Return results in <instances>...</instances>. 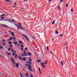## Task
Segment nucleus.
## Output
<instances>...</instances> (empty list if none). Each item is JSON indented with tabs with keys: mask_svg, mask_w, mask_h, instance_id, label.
<instances>
[{
	"mask_svg": "<svg viewBox=\"0 0 77 77\" xmlns=\"http://www.w3.org/2000/svg\"><path fill=\"white\" fill-rule=\"evenodd\" d=\"M47 63H48V61H47V60H46L45 62V63H41V65L42 66V68H45L46 66L44 64H47Z\"/></svg>",
	"mask_w": 77,
	"mask_h": 77,
	"instance_id": "1",
	"label": "nucleus"
},
{
	"mask_svg": "<svg viewBox=\"0 0 77 77\" xmlns=\"http://www.w3.org/2000/svg\"><path fill=\"white\" fill-rule=\"evenodd\" d=\"M1 27H6V28H9V27L7 25H6L5 24H1Z\"/></svg>",
	"mask_w": 77,
	"mask_h": 77,
	"instance_id": "2",
	"label": "nucleus"
},
{
	"mask_svg": "<svg viewBox=\"0 0 77 77\" xmlns=\"http://www.w3.org/2000/svg\"><path fill=\"white\" fill-rule=\"evenodd\" d=\"M22 36L24 37L25 38H26V39L28 41H29V38L26 35L23 34Z\"/></svg>",
	"mask_w": 77,
	"mask_h": 77,
	"instance_id": "3",
	"label": "nucleus"
},
{
	"mask_svg": "<svg viewBox=\"0 0 77 77\" xmlns=\"http://www.w3.org/2000/svg\"><path fill=\"white\" fill-rule=\"evenodd\" d=\"M28 66L29 67H28L29 69V70L30 72H32V69H31V68H32V66L29 64H28Z\"/></svg>",
	"mask_w": 77,
	"mask_h": 77,
	"instance_id": "4",
	"label": "nucleus"
},
{
	"mask_svg": "<svg viewBox=\"0 0 77 77\" xmlns=\"http://www.w3.org/2000/svg\"><path fill=\"white\" fill-rule=\"evenodd\" d=\"M11 59L12 62H13V63H14V65H15V61H14V59H13L12 58H11Z\"/></svg>",
	"mask_w": 77,
	"mask_h": 77,
	"instance_id": "5",
	"label": "nucleus"
},
{
	"mask_svg": "<svg viewBox=\"0 0 77 77\" xmlns=\"http://www.w3.org/2000/svg\"><path fill=\"white\" fill-rule=\"evenodd\" d=\"M16 66L17 68H19V63H17V64H16Z\"/></svg>",
	"mask_w": 77,
	"mask_h": 77,
	"instance_id": "6",
	"label": "nucleus"
},
{
	"mask_svg": "<svg viewBox=\"0 0 77 77\" xmlns=\"http://www.w3.org/2000/svg\"><path fill=\"white\" fill-rule=\"evenodd\" d=\"M9 33H11V35H12V36H15V35L14 34V33L11 32V31H9Z\"/></svg>",
	"mask_w": 77,
	"mask_h": 77,
	"instance_id": "7",
	"label": "nucleus"
},
{
	"mask_svg": "<svg viewBox=\"0 0 77 77\" xmlns=\"http://www.w3.org/2000/svg\"><path fill=\"white\" fill-rule=\"evenodd\" d=\"M18 28H19V29H21L22 30H24V28L18 26Z\"/></svg>",
	"mask_w": 77,
	"mask_h": 77,
	"instance_id": "8",
	"label": "nucleus"
},
{
	"mask_svg": "<svg viewBox=\"0 0 77 77\" xmlns=\"http://www.w3.org/2000/svg\"><path fill=\"white\" fill-rule=\"evenodd\" d=\"M20 55H21V56H26L27 55H24L23 54H21Z\"/></svg>",
	"mask_w": 77,
	"mask_h": 77,
	"instance_id": "9",
	"label": "nucleus"
},
{
	"mask_svg": "<svg viewBox=\"0 0 77 77\" xmlns=\"http://www.w3.org/2000/svg\"><path fill=\"white\" fill-rule=\"evenodd\" d=\"M38 70L40 74H41V69L39 67L38 68Z\"/></svg>",
	"mask_w": 77,
	"mask_h": 77,
	"instance_id": "10",
	"label": "nucleus"
},
{
	"mask_svg": "<svg viewBox=\"0 0 77 77\" xmlns=\"http://www.w3.org/2000/svg\"><path fill=\"white\" fill-rule=\"evenodd\" d=\"M18 57L20 60H22V58L20 56H19Z\"/></svg>",
	"mask_w": 77,
	"mask_h": 77,
	"instance_id": "11",
	"label": "nucleus"
},
{
	"mask_svg": "<svg viewBox=\"0 0 77 77\" xmlns=\"http://www.w3.org/2000/svg\"><path fill=\"white\" fill-rule=\"evenodd\" d=\"M17 57H18V55H17V54H15V59H16L17 58Z\"/></svg>",
	"mask_w": 77,
	"mask_h": 77,
	"instance_id": "12",
	"label": "nucleus"
},
{
	"mask_svg": "<svg viewBox=\"0 0 77 77\" xmlns=\"http://www.w3.org/2000/svg\"><path fill=\"white\" fill-rule=\"evenodd\" d=\"M41 61L40 60H37V62H38V63L41 62Z\"/></svg>",
	"mask_w": 77,
	"mask_h": 77,
	"instance_id": "13",
	"label": "nucleus"
},
{
	"mask_svg": "<svg viewBox=\"0 0 77 77\" xmlns=\"http://www.w3.org/2000/svg\"><path fill=\"white\" fill-rule=\"evenodd\" d=\"M25 74H26V77H29V75H28V74H27V73H25Z\"/></svg>",
	"mask_w": 77,
	"mask_h": 77,
	"instance_id": "14",
	"label": "nucleus"
},
{
	"mask_svg": "<svg viewBox=\"0 0 77 77\" xmlns=\"http://www.w3.org/2000/svg\"><path fill=\"white\" fill-rule=\"evenodd\" d=\"M14 44H15V45H17V42H14Z\"/></svg>",
	"mask_w": 77,
	"mask_h": 77,
	"instance_id": "15",
	"label": "nucleus"
},
{
	"mask_svg": "<svg viewBox=\"0 0 77 77\" xmlns=\"http://www.w3.org/2000/svg\"><path fill=\"white\" fill-rule=\"evenodd\" d=\"M5 14H2V15H1L0 16V17H3V16H4V17H5Z\"/></svg>",
	"mask_w": 77,
	"mask_h": 77,
	"instance_id": "16",
	"label": "nucleus"
},
{
	"mask_svg": "<svg viewBox=\"0 0 77 77\" xmlns=\"http://www.w3.org/2000/svg\"><path fill=\"white\" fill-rule=\"evenodd\" d=\"M0 74H2V75H4V76H5V77H8L6 76L5 75L2 73L1 72H0Z\"/></svg>",
	"mask_w": 77,
	"mask_h": 77,
	"instance_id": "17",
	"label": "nucleus"
},
{
	"mask_svg": "<svg viewBox=\"0 0 77 77\" xmlns=\"http://www.w3.org/2000/svg\"><path fill=\"white\" fill-rule=\"evenodd\" d=\"M55 33L56 34H58L59 33V32L57 31V30L55 31Z\"/></svg>",
	"mask_w": 77,
	"mask_h": 77,
	"instance_id": "18",
	"label": "nucleus"
},
{
	"mask_svg": "<svg viewBox=\"0 0 77 77\" xmlns=\"http://www.w3.org/2000/svg\"><path fill=\"white\" fill-rule=\"evenodd\" d=\"M23 60H24V61H26V58H22Z\"/></svg>",
	"mask_w": 77,
	"mask_h": 77,
	"instance_id": "19",
	"label": "nucleus"
},
{
	"mask_svg": "<svg viewBox=\"0 0 77 77\" xmlns=\"http://www.w3.org/2000/svg\"><path fill=\"white\" fill-rule=\"evenodd\" d=\"M15 25L16 26V27H20L19 26V25H17V24H15Z\"/></svg>",
	"mask_w": 77,
	"mask_h": 77,
	"instance_id": "20",
	"label": "nucleus"
},
{
	"mask_svg": "<svg viewBox=\"0 0 77 77\" xmlns=\"http://www.w3.org/2000/svg\"><path fill=\"white\" fill-rule=\"evenodd\" d=\"M28 54L29 56H31V55H32V54L30 52H28Z\"/></svg>",
	"mask_w": 77,
	"mask_h": 77,
	"instance_id": "21",
	"label": "nucleus"
},
{
	"mask_svg": "<svg viewBox=\"0 0 77 77\" xmlns=\"http://www.w3.org/2000/svg\"><path fill=\"white\" fill-rule=\"evenodd\" d=\"M7 55H9V56H11V53H9L7 54Z\"/></svg>",
	"mask_w": 77,
	"mask_h": 77,
	"instance_id": "22",
	"label": "nucleus"
},
{
	"mask_svg": "<svg viewBox=\"0 0 77 77\" xmlns=\"http://www.w3.org/2000/svg\"><path fill=\"white\" fill-rule=\"evenodd\" d=\"M38 25H39L40 26H42V24H41V23H38Z\"/></svg>",
	"mask_w": 77,
	"mask_h": 77,
	"instance_id": "23",
	"label": "nucleus"
},
{
	"mask_svg": "<svg viewBox=\"0 0 77 77\" xmlns=\"http://www.w3.org/2000/svg\"><path fill=\"white\" fill-rule=\"evenodd\" d=\"M61 63L62 66H63V62L62 61H61Z\"/></svg>",
	"mask_w": 77,
	"mask_h": 77,
	"instance_id": "24",
	"label": "nucleus"
},
{
	"mask_svg": "<svg viewBox=\"0 0 77 77\" xmlns=\"http://www.w3.org/2000/svg\"><path fill=\"white\" fill-rule=\"evenodd\" d=\"M29 63H30V64L31 65H32V62H31V61H29Z\"/></svg>",
	"mask_w": 77,
	"mask_h": 77,
	"instance_id": "25",
	"label": "nucleus"
},
{
	"mask_svg": "<svg viewBox=\"0 0 77 77\" xmlns=\"http://www.w3.org/2000/svg\"><path fill=\"white\" fill-rule=\"evenodd\" d=\"M10 39H11V40H12V39H13V38H12V37H10Z\"/></svg>",
	"mask_w": 77,
	"mask_h": 77,
	"instance_id": "26",
	"label": "nucleus"
},
{
	"mask_svg": "<svg viewBox=\"0 0 77 77\" xmlns=\"http://www.w3.org/2000/svg\"><path fill=\"white\" fill-rule=\"evenodd\" d=\"M54 24V20L52 23V24L53 25V24Z\"/></svg>",
	"mask_w": 77,
	"mask_h": 77,
	"instance_id": "27",
	"label": "nucleus"
},
{
	"mask_svg": "<svg viewBox=\"0 0 77 77\" xmlns=\"http://www.w3.org/2000/svg\"><path fill=\"white\" fill-rule=\"evenodd\" d=\"M8 3L9 4H11V3H12V2H11V1H9Z\"/></svg>",
	"mask_w": 77,
	"mask_h": 77,
	"instance_id": "28",
	"label": "nucleus"
},
{
	"mask_svg": "<svg viewBox=\"0 0 77 77\" xmlns=\"http://www.w3.org/2000/svg\"><path fill=\"white\" fill-rule=\"evenodd\" d=\"M3 48L2 47V46H0V49H3Z\"/></svg>",
	"mask_w": 77,
	"mask_h": 77,
	"instance_id": "29",
	"label": "nucleus"
},
{
	"mask_svg": "<svg viewBox=\"0 0 77 77\" xmlns=\"http://www.w3.org/2000/svg\"><path fill=\"white\" fill-rule=\"evenodd\" d=\"M59 36H61V37H62L63 36V34H60L59 35Z\"/></svg>",
	"mask_w": 77,
	"mask_h": 77,
	"instance_id": "30",
	"label": "nucleus"
},
{
	"mask_svg": "<svg viewBox=\"0 0 77 77\" xmlns=\"http://www.w3.org/2000/svg\"><path fill=\"white\" fill-rule=\"evenodd\" d=\"M11 51V52L12 53H13L14 52V49H12Z\"/></svg>",
	"mask_w": 77,
	"mask_h": 77,
	"instance_id": "31",
	"label": "nucleus"
},
{
	"mask_svg": "<svg viewBox=\"0 0 77 77\" xmlns=\"http://www.w3.org/2000/svg\"><path fill=\"white\" fill-rule=\"evenodd\" d=\"M13 38H14V41H15V40L16 39V38L14 36Z\"/></svg>",
	"mask_w": 77,
	"mask_h": 77,
	"instance_id": "32",
	"label": "nucleus"
},
{
	"mask_svg": "<svg viewBox=\"0 0 77 77\" xmlns=\"http://www.w3.org/2000/svg\"><path fill=\"white\" fill-rule=\"evenodd\" d=\"M8 43H9V44H12V43L11 42H9Z\"/></svg>",
	"mask_w": 77,
	"mask_h": 77,
	"instance_id": "33",
	"label": "nucleus"
},
{
	"mask_svg": "<svg viewBox=\"0 0 77 77\" xmlns=\"http://www.w3.org/2000/svg\"><path fill=\"white\" fill-rule=\"evenodd\" d=\"M58 10L59 11L60 10V6H58Z\"/></svg>",
	"mask_w": 77,
	"mask_h": 77,
	"instance_id": "34",
	"label": "nucleus"
},
{
	"mask_svg": "<svg viewBox=\"0 0 77 77\" xmlns=\"http://www.w3.org/2000/svg\"><path fill=\"white\" fill-rule=\"evenodd\" d=\"M63 0H61L60 1V3H62V2H63Z\"/></svg>",
	"mask_w": 77,
	"mask_h": 77,
	"instance_id": "35",
	"label": "nucleus"
},
{
	"mask_svg": "<svg viewBox=\"0 0 77 77\" xmlns=\"http://www.w3.org/2000/svg\"><path fill=\"white\" fill-rule=\"evenodd\" d=\"M9 46L11 47H13V46H12V45H9Z\"/></svg>",
	"mask_w": 77,
	"mask_h": 77,
	"instance_id": "36",
	"label": "nucleus"
},
{
	"mask_svg": "<svg viewBox=\"0 0 77 77\" xmlns=\"http://www.w3.org/2000/svg\"><path fill=\"white\" fill-rule=\"evenodd\" d=\"M71 12H73V8H72L71 9Z\"/></svg>",
	"mask_w": 77,
	"mask_h": 77,
	"instance_id": "37",
	"label": "nucleus"
},
{
	"mask_svg": "<svg viewBox=\"0 0 77 77\" xmlns=\"http://www.w3.org/2000/svg\"><path fill=\"white\" fill-rule=\"evenodd\" d=\"M29 61H32V59H29Z\"/></svg>",
	"mask_w": 77,
	"mask_h": 77,
	"instance_id": "38",
	"label": "nucleus"
},
{
	"mask_svg": "<svg viewBox=\"0 0 77 77\" xmlns=\"http://www.w3.org/2000/svg\"><path fill=\"white\" fill-rule=\"evenodd\" d=\"M68 4L67 3L66 4V8H67V7H68Z\"/></svg>",
	"mask_w": 77,
	"mask_h": 77,
	"instance_id": "39",
	"label": "nucleus"
},
{
	"mask_svg": "<svg viewBox=\"0 0 77 77\" xmlns=\"http://www.w3.org/2000/svg\"><path fill=\"white\" fill-rule=\"evenodd\" d=\"M21 50H23V47L21 48Z\"/></svg>",
	"mask_w": 77,
	"mask_h": 77,
	"instance_id": "40",
	"label": "nucleus"
},
{
	"mask_svg": "<svg viewBox=\"0 0 77 77\" xmlns=\"http://www.w3.org/2000/svg\"><path fill=\"white\" fill-rule=\"evenodd\" d=\"M23 53H24V54H26V51H23Z\"/></svg>",
	"mask_w": 77,
	"mask_h": 77,
	"instance_id": "41",
	"label": "nucleus"
},
{
	"mask_svg": "<svg viewBox=\"0 0 77 77\" xmlns=\"http://www.w3.org/2000/svg\"><path fill=\"white\" fill-rule=\"evenodd\" d=\"M15 53H14L13 54V56H14L15 55Z\"/></svg>",
	"mask_w": 77,
	"mask_h": 77,
	"instance_id": "42",
	"label": "nucleus"
},
{
	"mask_svg": "<svg viewBox=\"0 0 77 77\" xmlns=\"http://www.w3.org/2000/svg\"><path fill=\"white\" fill-rule=\"evenodd\" d=\"M19 43H20V44L22 43V42L21 41H20Z\"/></svg>",
	"mask_w": 77,
	"mask_h": 77,
	"instance_id": "43",
	"label": "nucleus"
},
{
	"mask_svg": "<svg viewBox=\"0 0 77 77\" xmlns=\"http://www.w3.org/2000/svg\"><path fill=\"white\" fill-rule=\"evenodd\" d=\"M18 24H19V25H20V26H22V25H21V24L20 23H18Z\"/></svg>",
	"mask_w": 77,
	"mask_h": 77,
	"instance_id": "44",
	"label": "nucleus"
},
{
	"mask_svg": "<svg viewBox=\"0 0 77 77\" xmlns=\"http://www.w3.org/2000/svg\"><path fill=\"white\" fill-rule=\"evenodd\" d=\"M4 18H4V17H2L1 18V19H4Z\"/></svg>",
	"mask_w": 77,
	"mask_h": 77,
	"instance_id": "45",
	"label": "nucleus"
},
{
	"mask_svg": "<svg viewBox=\"0 0 77 77\" xmlns=\"http://www.w3.org/2000/svg\"><path fill=\"white\" fill-rule=\"evenodd\" d=\"M6 54H7L8 55V51H7L5 52Z\"/></svg>",
	"mask_w": 77,
	"mask_h": 77,
	"instance_id": "46",
	"label": "nucleus"
},
{
	"mask_svg": "<svg viewBox=\"0 0 77 77\" xmlns=\"http://www.w3.org/2000/svg\"><path fill=\"white\" fill-rule=\"evenodd\" d=\"M21 46L22 47H24V45H21Z\"/></svg>",
	"mask_w": 77,
	"mask_h": 77,
	"instance_id": "47",
	"label": "nucleus"
},
{
	"mask_svg": "<svg viewBox=\"0 0 77 77\" xmlns=\"http://www.w3.org/2000/svg\"><path fill=\"white\" fill-rule=\"evenodd\" d=\"M28 50V48H25V50L26 51V50Z\"/></svg>",
	"mask_w": 77,
	"mask_h": 77,
	"instance_id": "48",
	"label": "nucleus"
},
{
	"mask_svg": "<svg viewBox=\"0 0 77 77\" xmlns=\"http://www.w3.org/2000/svg\"><path fill=\"white\" fill-rule=\"evenodd\" d=\"M3 45H6V44L5 43H3Z\"/></svg>",
	"mask_w": 77,
	"mask_h": 77,
	"instance_id": "49",
	"label": "nucleus"
},
{
	"mask_svg": "<svg viewBox=\"0 0 77 77\" xmlns=\"http://www.w3.org/2000/svg\"><path fill=\"white\" fill-rule=\"evenodd\" d=\"M47 50L48 51V47H47Z\"/></svg>",
	"mask_w": 77,
	"mask_h": 77,
	"instance_id": "50",
	"label": "nucleus"
},
{
	"mask_svg": "<svg viewBox=\"0 0 77 77\" xmlns=\"http://www.w3.org/2000/svg\"><path fill=\"white\" fill-rule=\"evenodd\" d=\"M6 2H9L10 1V0H6Z\"/></svg>",
	"mask_w": 77,
	"mask_h": 77,
	"instance_id": "51",
	"label": "nucleus"
},
{
	"mask_svg": "<svg viewBox=\"0 0 77 77\" xmlns=\"http://www.w3.org/2000/svg\"><path fill=\"white\" fill-rule=\"evenodd\" d=\"M30 76H31V77H33V75H32L31 74H30Z\"/></svg>",
	"mask_w": 77,
	"mask_h": 77,
	"instance_id": "52",
	"label": "nucleus"
},
{
	"mask_svg": "<svg viewBox=\"0 0 77 77\" xmlns=\"http://www.w3.org/2000/svg\"><path fill=\"white\" fill-rule=\"evenodd\" d=\"M19 74H20V76L22 75H21V73H20V72L19 73Z\"/></svg>",
	"mask_w": 77,
	"mask_h": 77,
	"instance_id": "53",
	"label": "nucleus"
},
{
	"mask_svg": "<svg viewBox=\"0 0 77 77\" xmlns=\"http://www.w3.org/2000/svg\"><path fill=\"white\" fill-rule=\"evenodd\" d=\"M8 50L9 51H11V49L10 48H8Z\"/></svg>",
	"mask_w": 77,
	"mask_h": 77,
	"instance_id": "54",
	"label": "nucleus"
},
{
	"mask_svg": "<svg viewBox=\"0 0 77 77\" xmlns=\"http://www.w3.org/2000/svg\"><path fill=\"white\" fill-rule=\"evenodd\" d=\"M12 21H13V22H15V21H14L13 20H12Z\"/></svg>",
	"mask_w": 77,
	"mask_h": 77,
	"instance_id": "55",
	"label": "nucleus"
},
{
	"mask_svg": "<svg viewBox=\"0 0 77 77\" xmlns=\"http://www.w3.org/2000/svg\"><path fill=\"white\" fill-rule=\"evenodd\" d=\"M11 40V39H8L7 41H10Z\"/></svg>",
	"mask_w": 77,
	"mask_h": 77,
	"instance_id": "56",
	"label": "nucleus"
},
{
	"mask_svg": "<svg viewBox=\"0 0 77 77\" xmlns=\"http://www.w3.org/2000/svg\"><path fill=\"white\" fill-rule=\"evenodd\" d=\"M15 6H17V5H14L13 6V7L14 8L15 7Z\"/></svg>",
	"mask_w": 77,
	"mask_h": 77,
	"instance_id": "57",
	"label": "nucleus"
},
{
	"mask_svg": "<svg viewBox=\"0 0 77 77\" xmlns=\"http://www.w3.org/2000/svg\"><path fill=\"white\" fill-rule=\"evenodd\" d=\"M26 66H28V64H26Z\"/></svg>",
	"mask_w": 77,
	"mask_h": 77,
	"instance_id": "58",
	"label": "nucleus"
},
{
	"mask_svg": "<svg viewBox=\"0 0 77 77\" xmlns=\"http://www.w3.org/2000/svg\"><path fill=\"white\" fill-rule=\"evenodd\" d=\"M66 49L67 50H68V46H66Z\"/></svg>",
	"mask_w": 77,
	"mask_h": 77,
	"instance_id": "59",
	"label": "nucleus"
},
{
	"mask_svg": "<svg viewBox=\"0 0 77 77\" xmlns=\"http://www.w3.org/2000/svg\"><path fill=\"white\" fill-rule=\"evenodd\" d=\"M32 38H33V39H35V37H32Z\"/></svg>",
	"mask_w": 77,
	"mask_h": 77,
	"instance_id": "60",
	"label": "nucleus"
},
{
	"mask_svg": "<svg viewBox=\"0 0 77 77\" xmlns=\"http://www.w3.org/2000/svg\"><path fill=\"white\" fill-rule=\"evenodd\" d=\"M17 3H14V5H17Z\"/></svg>",
	"mask_w": 77,
	"mask_h": 77,
	"instance_id": "61",
	"label": "nucleus"
},
{
	"mask_svg": "<svg viewBox=\"0 0 77 77\" xmlns=\"http://www.w3.org/2000/svg\"><path fill=\"white\" fill-rule=\"evenodd\" d=\"M51 54H53V52H52L51 51Z\"/></svg>",
	"mask_w": 77,
	"mask_h": 77,
	"instance_id": "62",
	"label": "nucleus"
},
{
	"mask_svg": "<svg viewBox=\"0 0 77 77\" xmlns=\"http://www.w3.org/2000/svg\"><path fill=\"white\" fill-rule=\"evenodd\" d=\"M4 41H5V40H3V41H2V42H4Z\"/></svg>",
	"mask_w": 77,
	"mask_h": 77,
	"instance_id": "63",
	"label": "nucleus"
},
{
	"mask_svg": "<svg viewBox=\"0 0 77 77\" xmlns=\"http://www.w3.org/2000/svg\"><path fill=\"white\" fill-rule=\"evenodd\" d=\"M14 51V53H16V51Z\"/></svg>",
	"mask_w": 77,
	"mask_h": 77,
	"instance_id": "64",
	"label": "nucleus"
}]
</instances>
